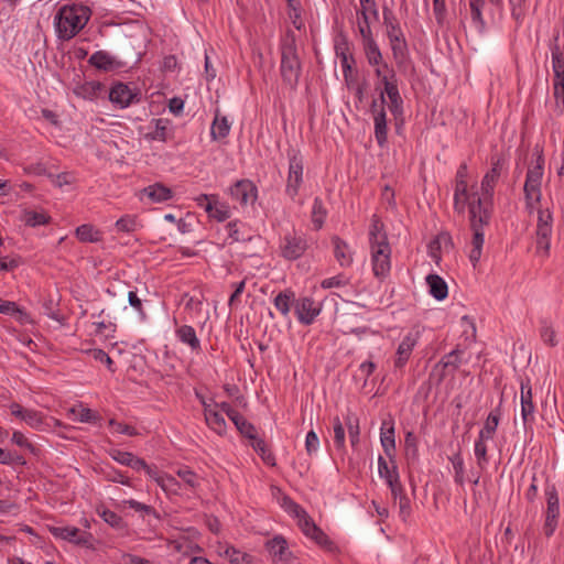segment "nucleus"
<instances>
[{"instance_id": "f03ea898", "label": "nucleus", "mask_w": 564, "mask_h": 564, "mask_svg": "<svg viewBox=\"0 0 564 564\" xmlns=\"http://www.w3.org/2000/svg\"><path fill=\"white\" fill-rule=\"evenodd\" d=\"M280 70L283 82L291 88H295L301 76L302 64L293 31H288L282 39Z\"/></svg>"}, {"instance_id": "9d476101", "label": "nucleus", "mask_w": 564, "mask_h": 564, "mask_svg": "<svg viewBox=\"0 0 564 564\" xmlns=\"http://www.w3.org/2000/svg\"><path fill=\"white\" fill-rule=\"evenodd\" d=\"M289 173L285 192L294 199L303 183V159L301 154L292 150L289 152Z\"/></svg>"}, {"instance_id": "dca6fc26", "label": "nucleus", "mask_w": 564, "mask_h": 564, "mask_svg": "<svg viewBox=\"0 0 564 564\" xmlns=\"http://www.w3.org/2000/svg\"><path fill=\"white\" fill-rule=\"evenodd\" d=\"M52 534L68 542H73L80 546H89L93 535L89 532H80L75 527H56L51 529Z\"/></svg>"}, {"instance_id": "423d86ee", "label": "nucleus", "mask_w": 564, "mask_h": 564, "mask_svg": "<svg viewBox=\"0 0 564 564\" xmlns=\"http://www.w3.org/2000/svg\"><path fill=\"white\" fill-rule=\"evenodd\" d=\"M543 164L544 160L540 154L536 159V164L533 167H530L527 172L523 192L525 198V207L530 214L542 198L541 183L543 177Z\"/></svg>"}, {"instance_id": "09e8293b", "label": "nucleus", "mask_w": 564, "mask_h": 564, "mask_svg": "<svg viewBox=\"0 0 564 564\" xmlns=\"http://www.w3.org/2000/svg\"><path fill=\"white\" fill-rule=\"evenodd\" d=\"M552 66L554 72V82L564 78V61L558 45L552 47Z\"/></svg>"}, {"instance_id": "f257e3e1", "label": "nucleus", "mask_w": 564, "mask_h": 564, "mask_svg": "<svg viewBox=\"0 0 564 564\" xmlns=\"http://www.w3.org/2000/svg\"><path fill=\"white\" fill-rule=\"evenodd\" d=\"M91 10L82 4H66L58 9L55 18L56 35L62 41L75 37L88 23Z\"/></svg>"}, {"instance_id": "a19ab883", "label": "nucleus", "mask_w": 564, "mask_h": 564, "mask_svg": "<svg viewBox=\"0 0 564 564\" xmlns=\"http://www.w3.org/2000/svg\"><path fill=\"white\" fill-rule=\"evenodd\" d=\"M224 555L229 560L231 564H251L252 556L245 553L234 546H226Z\"/></svg>"}, {"instance_id": "5fc2aeb1", "label": "nucleus", "mask_w": 564, "mask_h": 564, "mask_svg": "<svg viewBox=\"0 0 564 564\" xmlns=\"http://www.w3.org/2000/svg\"><path fill=\"white\" fill-rule=\"evenodd\" d=\"M381 445L384 449L386 455L389 458H392L393 452L395 449L394 429L393 427H390L386 433L381 434Z\"/></svg>"}, {"instance_id": "5701e85b", "label": "nucleus", "mask_w": 564, "mask_h": 564, "mask_svg": "<svg viewBox=\"0 0 564 564\" xmlns=\"http://www.w3.org/2000/svg\"><path fill=\"white\" fill-rule=\"evenodd\" d=\"M521 416L524 425L534 420V404L529 380L521 382Z\"/></svg>"}, {"instance_id": "49530a36", "label": "nucleus", "mask_w": 564, "mask_h": 564, "mask_svg": "<svg viewBox=\"0 0 564 564\" xmlns=\"http://www.w3.org/2000/svg\"><path fill=\"white\" fill-rule=\"evenodd\" d=\"M76 237L83 242H96L99 240V231L94 226L84 224L76 228Z\"/></svg>"}, {"instance_id": "f3484780", "label": "nucleus", "mask_w": 564, "mask_h": 564, "mask_svg": "<svg viewBox=\"0 0 564 564\" xmlns=\"http://www.w3.org/2000/svg\"><path fill=\"white\" fill-rule=\"evenodd\" d=\"M463 351L458 348L443 356V358L434 366L433 373L438 375V381H442L448 373H453L462 365Z\"/></svg>"}, {"instance_id": "37998d69", "label": "nucleus", "mask_w": 564, "mask_h": 564, "mask_svg": "<svg viewBox=\"0 0 564 564\" xmlns=\"http://www.w3.org/2000/svg\"><path fill=\"white\" fill-rule=\"evenodd\" d=\"M230 131V124L226 117L219 118L218 116L215 117V120L212 124V137L214 139H223L226 138L229 134Z\"/></svg>"}, {"instance_id": "b1692460", "label": "nucleus", "mask_w": 564, "mask_h": 564, "mask_svg": "<svg viewBox=\"0 0 564 564\" xmlns=\"http://www.w3.org/2000/svg\"><path fill=\"white\" fill-rule=\"evenodd\" d=\"M267 549L275 562H288L292 555L288 542L282 535H275L269 540Z\"/></svg>"}, {"instance_id": "ea45409f", "label": "nucleus", "mask_w": 564, "mask_h": 564, "mask_svg": "<svg viewBox=\"0 0 564 564\" xmlns=\"http://www.w3.org/2000/svg\"><path fill=\"white\" fill-rule=\"evenodd\" d=\"M487 441L488 440H482V438H480V436H478V438L475 442L474 453H475L477 466L480 471L486 469L488 462H489V458L487 455V445H486Z\"/></svg>"}, {"instance_id": "473e14b6", "label": "nucleus", "mask_w": 564, "mask_h": 564, "mask_svg": "<svg viewBox=\"0 0 564 564\" xmlns=\"http://www.w3.org/2000/svg\"><path fill=\"white\" fill-rule=\"evenodd\" d=\"M442 245H453L452 237L448 232H441L427 246L429 254L436 263L441 260Z\"/></svg>"}, {"instance_id": "72a5a7b5", "label": "nucleus", "mask_w": 564, "mask_h": 564, "mask_svg": "<svg viewBox=\"0 0 564 564\" xmlns=\"http://www.w3.org/2000/svg\"><path fill=\"white\" fill-rule=\"evenodd\" d=\"M205 212L208 214L209 217L218 220L224 221L230 217V209L229 206L226 204L219 203L216 197L213 202H207L205 206Z\"/></svg>"}, {"instance_id": "393cba45", "label": "nucleus", "mask_w": 564, "mask_h": 564, "mask_svg": "<svg viewBox=\"0 0 564 564\" xmlns=\"http://www.w3.org/2000/svg\"><path fill=\"white\" fill-rule=\"evenodd\" d=\"M334 256L340 267H349L352 263V252L348 242L335 236L332 238Z\"/></svg>"}, {"instance_id": "13d9d810", "label": "nucleus", "mask_w": 564, "mask_h": 564, "mask_svg": "<svg viewBox=\"0 0 564 564\" xmlns=\"http://www.w3.org/2000/svg\"><path fill=\"white\" fill-rule=\"evenodd\" d=\"M241 223L238 220L230 221L227 224L226 228L228 231L229 238H231L232 241H247L250 240V237L245 236L241 232Z\"/></svg>"}, {"instance_id": "603ef678", "label": "nucleus", "mask_w": 564, "mask_h": 564, "mask_svg": "<svg viewBox=\"0 0 564 564\" xmlns=\"http://www.w3.org/2000/svg\"><path fill=\"white\" fill-rule=\"evenodd\" d=\"M540 336L544 344L551 347L557 345L556 333L552 325L546 321L541 322Z\"/></svg>"}, {"instance_id": "c85d7f7f", "label": "nucleus", "mask_w": 564, "mask_h": 564, "mask_svg": "<svg viewBox=\"0 0 564 564\" xmlns=\"http://www.w3.org/2000/svg\"><path fill=\"white\" fill-rule=\"evenodd\" d=\"M362 45L366 58L372 66L382 64V54L372 35L362 36Z\"/></svg>"}, {"instance_id": "69168bd1", "label": "nucleus", "mask_w": 564, "mask_h": 564, "mask_svg": "<svg viewBox=\"0 0 564 564\" xmlns=\"http://www.w3.org/2000/svg\"><path fill=\"white\" fill-rule=\"evenodd\" d=\"M23 421L31 427L37 429L43 423V416L41 412L29 409V411L25 413Z\"/></svg>"}, {"instance_id": "412c9836", "label": "nucleus", "mask_w": 564, "mask_h": 564, "mask_svg": "<svg viewBox=\"0 0 564 564\" xmlns=\"http://www.w3.org/2000/svg\"><path fill=\"white\" fill-rule=\"evenodd\" d=\"M419 333H409L405 335L397 349V358L394 360L395 368H402L409 360L413 348L417 344Z\"/></svg>"}, {"instance_id": "052dcab7", "label": "nucleus", "mask_w": 564, "mask_h": 564, "mask_svg": "<svg viewBox=\"0 0 564 564\" xmlns=\"http://www.w3.org/2000/svg\"><path fill=\"white\" fill-rule=\"evenodd\" d=\"M42 305H43L44 314L46 316H48L52 319L58 321L57 302L55 301V299L52 295L48 294L47 297H45L43 300Z\"/></svg>"}, {"instance_id": "f8f14e48", "label": "nucleus", "mask_w": 564, "mask_h": 564, "mask_svg": "<svg viewBox=\"0 0 564 564\" xmlns=\"http://www.w3.org/2000/svg\"><path fill=\"white\" fill-rule=\"evenodd\" d=\"M383 91L381 94L387 95L389 99V109L394 117L402 115L403 112V100L399 93L398 79L394 70L389 72V75L383 76Z\"/></svg>"}, {"instance_id": "a18cd8bd", "label": "nucleus", "mask_w": 564, "mask_h": 564, "mask_svg": "<svg viewBox=\"0 0 564 564\" xmlns=\"http://www.w3.org/2000/svg\"><path fill=\"white\" fill-rule=\"evenodd\" d=\"M327 215L324 203L321 198L316 197L314 199L313 208H312V221L316 229H321L325 217Z\"/></svg>"}, {"instance_id": "2eb2a0df", "label": "nucleus", "mask_w": 564, "mask_h": 564, "mask_svg": "<svg viewBox=\"0 0 564 564\" xmlns=\"http://www.w3.org/2000/svg\"><path fill=\"white\" fill-rule=\"evenodd\" d=\"M230 195L232 199L238 202L241 206H246L256 202L258 191L251 181L240 180L230 187Z\"/></svg>"}, {"instance_id": "4be33fe9", "label": "nucleus", "mask_w": 564, "mask_h": 564, "mask_svg": "<svg viewBox=\"0 0 564 564\" xmlns=\"http://www.w3.org/2000/svg\"><path fill=\"white\" fill-rule=\"evenodd\" d=\"M135 97L137 94H133L128 85L123 83H117L109 91V100L120 108L130 106Z\"/></svg>"}, {"instance_id": "a878e982", "label": "nucleus", "mask_w": 564, "mask_h": 564, "mask_svg": "<svg viewBox=\"0 0 564 564\" xmlns=\"http://www.w3.org/2000/svg\"><path fill=\"white\" fill-rule=\"evenodd\" d=\"M368 240L369 246L389 242L384 224L378 215H372L371 217Z\"/></svg>"}, {"instance_id": "4468645a", "label": "nucleus", "mask_w": 564, "mask_h": 564, "mask_svg": "<svg viewBox=\"0 0 564 564\" xmlns=\"http://www.w3.org/2000/svg\"><path fill=\"white\" fill-rule=\"evenodd\" d=\"M301 512L304 514V517L300 519L302 532L326 551L334 552L336 550L335 544L308 517H306L304 510H301Z\"/></svg>"}, {"instance_id": "6e6d98bb", "label": "nucleus", "mask_w": 564, "mask_h": 564, "mask_svg": "<svg viewBox=\"0 0 564 564\" xmlns=\"http://www.w3.org/2000/svg\"><path fill=\"white\" fill-rule=\"evenodd\" d=\"M391 465L382 457L380 456L378 459V469L379 475L381 478L388 479L394 476V474L398 473V467L392 458H390Z\"/></svg>"}, {"instance_id": "864d4df0", "label": "nucleus", "mask_w": 564, "mask_h": 564, "mask_svg": "<svg viewBox=\"0 0 564 564\" xmlns=\"http://www.w3.org/2000/svg\"><path fill=\"white\" fill-rule=\"evenodd\" d=\"M137 227L135 216L124 215L116 221V229L121 232H133L137 230Z\"/></svg>"}, {"instance_id": "58836bf2", "label": "nucleus", "mask_w": 564, "mask_h": 564, "mask_svg": "<svg viewBox=\"0 0 564 564\" xmlns=\"http://www.w3.org/2000/svg\"><path fill=\"white\" fill-rule=\"evenodd\" d=\"M294 301V292L290 290H285L283 292H280L274 297V306L283 316H288L291 308V303Z\"/></svg>"}, {"instance_id": "8fccbe9b", "label": "nucleus", "mask_w": 564, "mask_h": 564, "mask_svg": "<svg viewBox=\"0 0 564 564\" xmlns=\"http://www.w3.org/2000/svg\"><path fill=\"white\" fill-rule=\"evenodd\" d=\"M345 425L347 426V430H348V435H349V441L351 443V446L355 447L359 442V434H360L359 420L355 415L348 414L345 417Z\"/></svg>"}, {"instance_id": "c03bdc74", "label": "nucleus", "mask_w": 564, "mask_h": 564, "mask_svg": "<svg viewBox=\"0 0 564 564\" xmlns=\"http://www.w3.org/2000/svg\"><path fill=\"white\" fill-rule=\"evenodd\" d=\"M449 460L455 471L454 480L457 485L463 487L465 484V466L462 454L459 452L454 454L452 457H449Z\"/></svg>"}, {"instance_id": "ddd939ff", "label": "nucleus", "mask_w": 564, "mask_h": 564, "mask_svg": "<svg viewBox=\"0 0 564 564\" xmlns=\"http://www.w3.org/2000/svg\"><path fill=\"white\" fill-rule=\"evenodd\" d=\"M553 217L549 208L538 210L536 248L545 253L550 250Z\"/></svg>"}, {"instance_id": "2f4dec72", "label": "nucleus", "mask_w": 564, "mask_h": 564, "mask_svg": "<svg viewBox=\"0 0 564 564\" xmlns=\"http://www.w3.org/2000/svg\"><path fill=\"white\" fill-rule=\"evenodd\" d=\"M499 421H500V410L495 409L488 414V416L485 421L484 427L480 430L478 436H480V438H482V440H492L494 435L497 431Z\"/></svg>"}, {"instance_id": "9b49d317", "label": "nucleus", "mask_w": 564, "mask_h": 564, "mask_svg": "<svg viewBox=\"0 0 564 564\" xmlns=\"http://www.w3.org/2000/svg\"><path fill=\"white\" fill-rule=\"evenodd\" d=\"M384 105L386 97L383 96V94H380L379 100L375 99L371 102V112L375 122V138L379 147H383L386 144L388 137L387 115Z\"/></svg>"}, {"instance_id": "bf43d9fd", "label": "nucleus", "mask_w": 564, "mask_h": 564, "mask_svg": "<svg viewBox=\"0 0 564 564\" xmlns=\"http://www.w3.org/2000/svg\"><path fill=\"white\" fill-rule=\"evenodd\" d=\"M333 429H334V442L337 448H344L345 447V429L344 424L339 420L338 416L334 419L333 422Z\"/></svg>"}, {"instance_id": "c9c22d12", "label": "nucleus", "mask_w": 564, "mask_h": 564, "mask_svg": "<svg viewBox=\"0 0 564 564\" xmlns=\"http://www.w3.org/2000/svg\"><path fill=\"white\" fill-rule=\"evenodd\" d=\"M469 10L470 18L474 26L478 32H484L486 29V23L482 18V8L485 6V0H473L469 1Z\"/></svg>"}, {"instance_id": "a211bd4d", "label": "nucleus", "mask_w": 564, "mask_h": 564, "mask_svg": "<svg viewBox=\"0 0 564 564\" xmlns=\"http://www.w3.org/2000/svg\"><path fill=\"white\" fill-rule=\"evenodd\" d=\"M282 254L285 259H299L307 249L306 240L303 236L286 235L281 246Z\"/></svg>"}, {"instance_id": "774afa93", "label": "nucleus", "mask_w": 564, "mask_h": 564, "mask_svg": "<svg viewBox=\"0 0 564 564\" xmlns=\"http://www.w3.org/2000/svg\"><path fill=\"white\" fill-rule=\"evenodd\" d=\"M319 446V440L318 436L314 431H310L306 435L305 440V448L306 452L311 455L317 451Z\"/></svg>"}, {"instance_id": "de8ad7c7", "label": "nucleus", "mask_w": 564, "mask_h": 564, "mask_svg": "<svg viewBox=\"0 0 564 564\" xmlns=\"http://www.w3.org/2000/svg\"><path fill=\"white\" fill-rule=\"evenodd\" d=\"M253 449L259 453L261 458L267 465L274 466L275 458L272 453L267 448V444L263 440L254 437L251 443Z\"/></svg>"}, {"instance_id": "4d7b16f0", "label": "nucleus", "mask_w": 564, "mask_h": 564, "mask_svg": "<svg viewBox=\"0 0 564 564\" xmlns=\"http://www.w3.org/2000/svg\"><path fill=\"white\" fill-rule=\"evenodd\" d=\"M404 449L408 459H416L417 457V440L412 432H408L404 438Z\"/></svg>"}, {"instance_id": "0eeeda50", "label": "nucleus", "mask_w": 564, "mask_h": 564, "mask_svg": "<svg viewBox=\"0 0 564 564\" xmlns=\"http://www.w3.org/2000/svg\"><path fill=\"white\" fill-rule=\"evenodd\" d=\"M467 177L468 166L464 162L458 166L455 175L454 209L459 215H464L466 206L469 207V203L477 198V194L468 193Z\"/></svg>"}, {"instance_id": "6ab92c4d", "label": "nucleus", "mask_w": 564, "mask_h": 564, "mask_svg": "<svg viewBox=\"0 0 564 564\" xmlns=\"http://www.w3.org/2000/svg\"><path fill=\"white\" fill-rule=\"evenodd\" d=\"M361 20L358 22L359 33L362 36L372 35L370 28V17L378 20L379 13L375 0H360Z\"/></svg>"}, {"instance_id": "0e129e2a", "label": "nucleus", "mask_w": 564, "mask_h": 564, "mask_svg": "<svg viewBox=\"0 0 564 564\" xmlns=\"http://www.w3.org/2000/svg\"><path fill=\"white\" fill-rule=\"evenodd\" d=\"M89 354L93 356V358L95 360H97L101 364H105L111 372H115V369L112 368L113 360L109 357V355L106 351H104L102 349L96 348V349H90Z\"/></svg>"}, {"instance_id": "680f3d73", "label": "nucleus", "mask_w": 564, "mask_h": 564, "mask_svg": "<svg viewBox=\"0 0 564 564\" xmlns=\"http://www.w3.org/2000/svg\"><path fill=\"white\" fill-rule=\"evenodd\" d=\"M48 177L52 178L53 184L57 187H63L64 185H70L76 182V177L72 172H63L57 175L47 174Z\"/></svg>"}, {"instance_id": "e433bc0d", "label": "nucleus", "mask_w": 564, "mask_h": 564, "mask_svg": "<svg viewBox=\"0 0 564 564\" xmlns=\"http://www.w3.org/2000/svg\"><path fill=\"white\" fill-rule=\"evenodd\" d=\"M97 513L111 528H113L116 530H124V529H127V523L115 511H111V510H109L107 508L99 507V508H97Z\"/></svg>"}, {"instance_id": "6e6552de", "label": "nucleus", "mask_w": 564, "mask_h": 564, "mask_svg": "<svg viewBox=\"0 0 564 564\" xmlns=\"http://www.w3.org/2000/svg\"><path fill=\"white\" fill-rule=\"evenodd\" d=\"M373 275L383 281L391 271V246L389 242L369 246Z\"/></svg>"}, {"instance_id": "4c0bfd02", "label": "nucleus", "mask_w": 564, "mask_h": 564, "mask_svg": "<svg viewBox=\"0 0 564 564\" xmlns=\"http://www.w3.org/2000/svg\"><path fill=\"white\" fill-rule=\"evenodd\" d=\"M121 506L122 507H129V508L133 509L135 512L140 513V516L143 519L145 517H150V516L159 519V513L156 512V510L152 506L139 502V501H137L134 499L122 500L121 501Z\"/></svg>"}, {"instance_id": "e2e57ef3", "label": "nucleus", "mask_w": 564, "mask_h": 564, "mask_svg": "<svg viewBox=\"0 0 564 564\" xmlns=\"http://www.w3.org/2000/svg\"><path fill=\"white\" fill-rule=\"evenodd\" d=\"M176 475L191 488H195L198 485L197 475L189 468H178Z\"/></svg>"}, {"instance_id": "bb28decb", "label": "nucleus", "mask_w": 564, "mask_h": 564, "mask_svg": "<svg viewBox=\"0 0 564 564\" xmlns=\"http://www.w3.org/2000/svg\"><path fill=\"white\" fill-rule=\"evenodd\" d=\"M430 294L437 301H443L448 295V286L445 280L438 274H429L426 276Z\"/></svg>"}, {"instance_id": "1a4fd4ad", "label": "nucleus", "mask_w": 564, "mask_h": 564, "mask_svg": "<svg viewBox=\"0 0 564 564\" xmlns=\"http://www.w3.org/2000/svg\"><path fill=\"white\" fill-rule=\"evenodd\" d=\"M546 499L545 520L543 524V533L550 538L555 532L560 518V500L557 489L554 484H547L544 489Z\"/></svg>"}, {"instance_id": "7ed1b4c3", "label": "nucleus", "mask_w": 564, "mask_h": 564, "mask_svg": "<svg viewBox=\"0 0 564 564\" xmlns=\"http://www.w3.org/2000/svg\"><path fill=\"white\" fill-rule=\"evenodd\" d=\"M491 218V210L475 209V205L469 206V221L473 231L471 250L469 260L475 268L481 258L482 247L485 242L484 227L488 226Z\"/></svg>"}, {"instance_id": "338daca9", "label": "nucleus", "mask_w": 564, "mask_h": 564, "mask_svg": "<svg viewBox=\"0 0 564 564\" xmlns=\"http://www.w3.org/2000/svg\"><path fill=\"white\" fill-rule=\"evenodd\" d=\"M236 427L243 436L248 437L251 441L254 437H257L256 427L246 419L242 420Z\"/></svg>"}, {"instance_id": "7c9ffc66", "label": "nucleus", "mask_w": 564, "mask_h": 564, "mask_svg": "<svg viewBox=\"0 0 564 564\" xmlns=\"http://www.w3.org/2000/svg\"><path fill=\"white\" fill-rule=\"evenodd\" d=\"M205 421L206 424L218 435H224L226 433L227 424L224 416L210 406H205Z\"/></svg>"}, {"instance_id": "3c124183", "label": "nucleus", "mask_w": 564, "mask_h": 564, "mask_svg": "<svg viewBox=\"0 0 564 564\" xmlns=\"http://www.w3.org/2000/svg\"><path fill=\"white\" fill-rule=\"evenodd\" d=\"M22 220L26 226L36 227L40 225H45L50 220V216L44 213H37L33 210H25L22 217Z\"/></svg>"}, {"instance_id": "cd10ccee", "label": "nucleus", "mask_w": 564, "mask_h": 564, "mask_svg": "<svg viewBox=\"0 0 564 564\" xmlns=\"http://www.w3.org/2000/svg\"><path fill=\"white\" fill-rule=\"evenodd\" d=\"M142 194L148 196L153 203H164L173 197L172 189L162 183H155L144 187Z\"/></svg>"}, {"instance_id": "aec40b11", "label": "nucleus", "mask_w": 564, "mask_h": 564, "mask_svg": "<svg viewBox=\"0 0 564 564\" xmlns=\"http://www.w3.org/2000/svg\"><path fill=\"white\" fill-rule=\"evenodd\" d=\"M321 310L311 297L300 299L295 304V313L299 321L304 325L313 323Z\"/></svg>"}, {"instance_id": "79ce46f5", "label": "nucleus", "mask_w": 564, "mask_h": 564, "mask_svg": "<svg viewBox=\"0 0 564 564\" xmlns=\"http://www.w3.org/2000/svg\"><path fill=\"white\" fill-rule=\"evenodd\" d=\"M89 64L98 69L108 70L113 65V58L108 53L98 51L90 56Z\"/></svg>"}, {"instance_id": "20e7f679", "label": "nucleus", "mask_w": 564, "mask_h": 564, "mask_svg": "<svg viewBox=\"0 0 564 564\" xmlns=\"http://www.w3.org/2000/svg\"><path fill=\"white\" fill-rule=\"evenodd\" d=\"M503 159L501 156L491 158V169L485 174L480 184V195L474 198L469 206L475 205V209L491 210L495 187L499 181Z\"/></svg>"}, {"instance_id": "c756f323", "label": "nucleus", "mask_w": 564, "mask_h": 564, "mask_svg": "<svg viewBox=\"0 0 564 564\" xmlns=\"http://www.w3.org/2000/svg\"><path fill=\"white\" fill-rule=\"evenodd\" d=\"M176 337L185 345H188L193 351L200 350V341L196 335V330L189 325L180 326L176 332Z\"/></svg>"}, {"instance_id": "f704fd0d", "label": "nucleus", "mask_w": 564, "mask_h": 564, "mask_svg": "<svg viewBox=\"0 0 564 564\" xmlns=\"http://www.w3.org/2000/svg\"><path fill=\"white\" fill-rule=\"evenodd\" d=\"M101 89L102 85L99 82H86L75 87L74 94L80 98L94 100Z\"/></svg>"}, {"instance_id": "39448f33", "label": "nucleus", "mask_w": 564, "mask_h": 564, "mask_svg": "<svg viewBox=\"0 0 564 564\" xmlns=\"http://www.w3.org/2000/svg\"><path fill=\"white\" fill-rule=\"evenodd\" d=\"M383 24L386 25L387 36L390 42L393 57L402 61L408 53V44L404 34L401 30L399 20L393 11L388 7H383Z\"/></svg>"}]
</instances>
